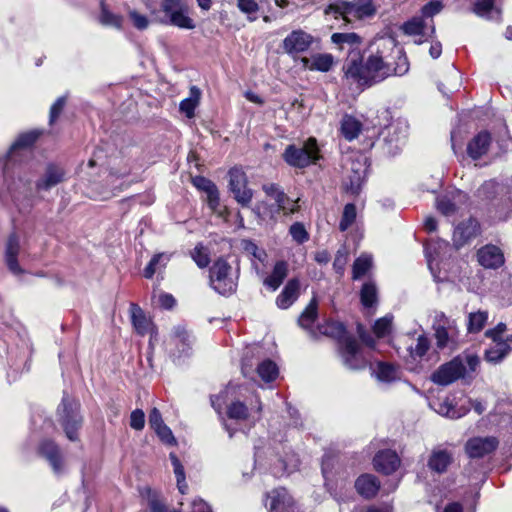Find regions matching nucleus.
Segmentation results:
<instances>
[{
  "mask_svg": "<svg viewBox=\"0 0 512 512\" xmlns=\"http://www.w3.org/2000/svg\"><path fill=\"white\" fill-rule=\"evenodd\" d=\"M345 79L359 87H369L391 76V63L377 51L365 62L361 57H349L343 65Z\"/></svg>",
  "mask_w": 512,
  "mask_h": 512,
  "instance_id": "obj_1",
  "label": "nucleus"
},
{
  "mask_svg": "<svg viewBox=\"0 0 512 512\" xmlns=\"http://www.w3.org/2000/svg\"><path fill=\"white\" fill-rule=\"evenodd\" d=\"M210 285L217 293L228 296L236 292L239 267H232L226 259H217L210 268Z\"/></svg>",
  "mask_w": 512,
  "mask_h": 512,
  "instance_id": "obj_2",
  "label": "nucleus"
},
{
  "mask_svg": "<svg viewBox=\"0 0 512 512\" xmlns=\"http://www.w3.org/2000/svg\"><path fill=\"white\" fill-rule=\"evenodd\" d=\"M189 13L190 9L185 0H162L158 11V20L165 25L192 30L196 24Z\"/></svg>",
  "mask_w": 512,
  "mask_h": 512,
  "instance_id": "obj_3",
  "label": "nucleus"
},
{
  "mask_svg": "<svg viewBox=\"0 0 512 512\" xmlns=\"http://www.w3.org/2000/svg\"><path fill=\"white\" fill-rule=\"evenodd\" d=\"M58 422L70 441L78 440V431L82 427L83 418L80 414V404L64 393L57 408Z\"/></svg>",
  "mask_w": 512,
  "mask_h": 512,
  "instance_id": "obj_4",
  "label": "nucleus"
},
{
  "mask_svg": "<svg viewBox=\"0 0 512 512\" xmlns=\"http://www.w3.org/2000/svg\"><path fill=\"white\" fill-rule=\"evenodd\" d=\"M283 160L291 167L306 168L315 164L320 158V148L316 138L310 137L302 147L288 145L282 155Z\"/></svg>",
  "mask_w": 512,
  "mask_h": 512,
  "instance_id": "obj_5",
  "label": "nucleus"
},
{
  "mask_svg": "<svg viewBox=\"0 0 512 512\" xmlns=\"http://www.w3.org/2000/svg\"><path fill=\"white\" fill-rule=\"evenodd\" d=\"M326 14H333L336 18L341 16L347 22L354 19H364L376 13L373 0H354L352 2H338L330 4L325 9Z\"/></svg>",
  "mask_w": 512,
  "mask_h": 512,
  "instance_id": "obj_6",
  "label": "nucleus"
},
{
  "mask_svg": "<svg viewBox=\"0 0 512 512\" xmlns=\"http://www.w3.org/2000/svg\"><path fill=\"white\" fill-rule=\"evenodd\" d=\"M346 169L348 174L344 183L345 188L351 194H358L367 176V158L363 155L350 157Z\"/></svg>",
  "mask_w": 512,
  "mask_h": 512,
  "instance_id": "obj_7",
  "label": "nucleus"
},
{
  "mask_svg": "<svg viewBox=\"0 0 512 512\" xmlns=\"http://www.w3.org/2000/svg\"><path fill=\"white\" fill-rule=\"evenodd\" d=\"M229 189L234 199L243 207H248L253 198V191L248 188V179L245 172L238 167H233L228 172Z\"/></svg>",
  "mask_w": 512,
  "mask_h": 512,
  "instance_id": "obj_8",
  "label": "nucleus"
},
{
  "mask_svg": "<svg viewBox=\"0 0 512 512\" xmlns=\"http://www.w3.org/2000/svg\"><path fill=\"white\" fill-rule=\"evenodd\" d=\"M193 337L185 329V327L178 325L175 326L167 342L171 357L180 359L181 357L189 356L192 350Z\"/></svg>",
  "mask_w": 512,
  "mask_h": 512,
  "instance_id": "obj_9",
  "label": "nucleus"
},
{
  "mask_svg": "<svg viewBox=\"0 0 512 512\" xmlns=\"http://www.w3.org/2000/svg\"><path fill=\"white\" fill-rule=\"evenodd\" d=\"M340 355L343 364L352 370L363 369L366 366V360L360 352L359 344L356 339L347 336L340 340Z\"/></svg>",
  "mask_w": 512,
  "mask_h": 512,
  "instance_id": "obj_10",
  "label": "nucleus"
},
{
  "mask_svg": "<svg viewBox=\"0 0 512 512\" xmlns=\"http://www.w3.org/2000/svg\"><path fill=\"white\" fill-rule=\"evenodd\" d=\"M468 196L460 190H452L436 199L437 210L445 217L456 215L466 204Z\"/></svg>",
  "mask_w": 512,
  "mask_h": 512,
  "instance_id": "obj_11",
  "label": "nucleus"
},
{
  "mask_svg": "<svg viewBox=\"0 0 512 512\" xmlns=\"http://www.w3.org/2000/svg\"><path fill=\"white\" fill-rule=\"evenodd\" d=\"M465 374V366L460 358L441 365L431 376V380L438 385L446 386Z\"/></svg>",
  "mask_w": 512,
  "mask_h": 512,
  "instance_id": "obj_12",
  "label": "nucleus"
},
{
  "mask_svg": "<svg viewBox=\"0 0 512 512\" xmlns=\"http://www.w3.org/2000/svg\"><path fill=\"white\" fill-rule=\"evenodd\" d=\"M402 30L406 35L419 37V39L415 40L416 44L427 41L435 34L433 19L427 21L422 16H415L405 22L402 26Z\"/></svg>",
  "mask_w": 512,
  "mask_h": 512,
  "instance_id": "obj_13",
  "label": "nucleus"
},
{
  "mask_svg": "<svg viewBox=\"0 0 512 512\" xmlns=\"http://www.w3.org/2000/svg\"><path fill=\"white\" fill-rule=\"evenodd\" d=\"M430 405L439 415L451 419H458L466 415L470 410L467 405L464 403L459 404L456 402V398L451 396L434 400Z\"/></svg>",
  "mask_w": 512,
  "mask_h": 512,
  "instance_id": "obj_14",
  "label": "nucleus"
},
{
  "mask_svg": "<svg viewBox=\"0 0 512 512\" xmlns=\"http://www.w3.org/2000/svg\"><path fill=\"white\" fill-rule=\"evenodd\" d=\"M227 408V416L233 420H247L252 419L253 422L260 419L262 405L258 398H256V405L253 406L251 404L250 408H248L241 401H232L230 404L226 405Z\"/></svg>",
  "mask_w": 512,
  "mask_h": 512,
  "instance_id": "obj_15",
  "label": "nucleus"
},
{
  "mask_svg": "<svg viewBox=\"0 0 512 512\" xmlns=\"http://www.w3.org/2000/svg\"><path fill=\"white\" fill-rule=\"evenodd\" d=\"M313 42V37L303 30L292 31L283 40V49L289 55L302 53L309 49Z\"/></svg>",
  "mask_w": 512,
  "mask_h": 512,
  "instance_id": "obj_16",
  "label": "nucleus"
},
{
  "mask_svg": "<svg viewBox=\"0 0 512 512\" xmlns=\"http://www.w3.org/2000/svg\"><path fill=\"white\" fill-rule=\"evenodd\" d=\"M265 506L270 512H290L293 499L285 488H276L268 492Z\"/></svg>",
  "mask_w": 512,
  "mask_h": 512,
  "instance_id": "obj_17",
  "label": "nucleus"
},
{
  "mask_svg": "<svg viewBox=\"0 0 512 512\" xmlns=\"http://www.w3.org/2000/svg\"><path fill=\"white\" fill-rule=\"evenodd\" d=\"M130 314L133 327L140 335L150 334L149 344L153 345V340L156 337V330L152 321L145 315L144 311L135 303L130 305Z\"/></svg>",
  "mask_w": 512,
  "mask_h": 512,
  "instance_id": "obj_18",
  "label": "nucleus"
},
{
  "mask_svg": "<svg viewBox=\"0 0 512 512\" xmlns=\"http://www.w3.org/2000/svg\"><path fill=\"white\" fill-rule=\"evenodd\" d=\"M498 446L495 437H476L466 443V453L471 458H482L493 452Z\"/></svg>",
  "mask_w": 512,
  "mask_h": 512,
  "instance_id": "obj_19",
  "label": "nucleus"
},
{
  "mask_svg": "<svg viewBox=\"0 0 512 512\" xmlns=\"http://www.w3.org/2000/svg\"><path fill=\"white\" fill-rule=\"evenodd\" d=\"M373 465L378 472L390 475L400 466V458L395 451L384 449L376 453L373 458Z\"/></svg>",
  "mask_w": 512,
  "mask_h": 512,
  "instance_id": "obj_20",
  "label": "nucleus"
},
{
  "mask_svg": "<svg viewBox=\"0 0 512 512\" xmlns=\"http://www.w3.org/2000/svg\"><path fill=\"white\" fill-rule=\"evenodd\" d=\"M477 258L479 264L488 269H497L505 262L502 250L492 244L481 247L477 252Z\"/></svg>",
  "mask_w": 512,
  "mask_h": 512,
  "instance_id": "obj_21",
  "label": "nucleus"
},
{
  "mask_svg": "<svg viewBox=\"0 0 512 512\" xmlns=\"http://www.w3.org/2000/svg\"><path fill=\"white\" fill-rule=\"evenodd\" d=\"M65 175L66 172L61 165L49 163L46 166L43 176L36 182V188L38 190H49L63 182Z\"/></svg>",
  "mask_w": 512,
  "mask_h": 512,
  "instance_id": "obj_22",
  "label": "nucleus"
},
{
  "mask_svg": "<svg viewBox=\"0 0 512 512\" xmlns=\"http://www.w3.org/2000/svg\"><path fill=\"white\" fill-rule=\"evenodd\" d=\"M480 233V226L476 219L470 218L455 227L453 241L457 248L462 247L467 241Z\"/></svg>",
  "mask_w": 512,
  "mask_h": 512,
  "instance_id": "obj_23",
  "label": "nucleus"
},
{
  "mask_svg": "<svg viewBox=\"0 0 512 512\" xmlns=\"http://www.w3.org/2000/svg\"><path fill=\"white\" fill-rule=\"evenodd\" d=\"M20 252V239L16 234H11L7 240L6 251H5V260L8 266V269L15 275H20L23 273L19 263H18V255Z\"/></svg>",
  "mask_w": 512,
  "mask_h": 512,
  "instance_id": "obj_24",
  "label": "nucleus"
},
{
  "mask_svg": "<svg viewBox=\"0 0 512 512\" xmlns=\"http://www.w3.org/2000/svg\"><path fill=\"white\" fill-rule=\"evenodd\" d=\"M300 282L298 279H290L281 293L276 298V305L280 309L289 308L299 297Z\"/></svg>",
  "mask_w": 512,
  "mask_h": 512,
  "instance_id": "obj_25",
  "label": "nucleus"
},
{
  "mask_svg": "<svg viewBox=\"0 0 512 512\" xmlns=\"http://www.w3.org/2000/svg\"><path fill=\"white\" fill-rule=\"evenodd\" d=\"M355 488L361 496L369 499L374 497L379 491L380 482L372 474H363L355 481Z\"/></svg>",
  "mask_w": 512,
  "mask_h": 512,
  "instance_id": "obj_26",
  "label": "nucleus"
},
{
  "mask_svg": "<svg viewBox=\"0 0 512 512\" xmlns=\"http://www.w3.org/2000/svg\"><path fill=\"white\" fill-rule=\"evenodd\" d=\"M40 453L49 461L51 467L56 474L62 472V458L59 447L49 440H45L40 444Z\"/></svg>",
  "mask_w": 512,
  "mask_h": 512,
  "instance_id": "obj_27",
  "label": "nucleus"
},
{
  "mask_svg": "<svg viewBox=\"0 0 512 512\" xmlns=\"http://www.w3.org/2000/svg\"><path fill=\"white\" fill-rule=\"evenodd\" d=\"M301 61L311 71L328 72L334 64V57L328 53H318L311 58L304 57Z\"/></svg>",
  "mask_w": 512,
  "mask_h": 512,
  "instance_id": "obj_28",
  "label": "nucleus"
},
{
  "mask_svg": "<svg viewBox=\"0 0 512 512\" xmlns=\"http://www.w3.org/2000/svg\"><path fill=\"white\" fill-rule=\"evenodd\" d=\"M491 143V135L487 131L478 133L467 146L468 155L473 159H479L484 155Z\"/></svg>",
  "mask_w": 512,
  "mask_h": 512,
  "instance_id": "obj_29",
  "label": "nucleus"
},
{
  "mask_svg": "<svg viewBox=\"0 0 512 512\" xmlns=\"http://www.w3.org/2000/svg\"><path fill=\"white\" fill-rule=\"evenodd\" d=\"M288 275V263L286 261H277L272 273L267 276L263 284L272 291H276Z\"/></svg>",
  "mask_w": 512,
  "mask_h": 512,
  "instance_id": "obj_30",
  "label": "nucleus"
},
{
  "mask_svg": "<svg viewBox=\"0 0 512 512\" xmlns=\"http://www.w3.org/2000/svg\"><path fill=\"white\" fill-rule=\"evenodd\" d=\"M362 130V123L352 115L345 114L340 121L341 135L347 141L356 139Z\"/></svg>",
  "mask_w": 512,
  "mask_h": 512,
  "instance_id": "obj_31",
  "label": "nucleus"
},
{
  "mask_svg": "<svg viewBox=\"0 0 512 512\" xmlns=\"http://www.w3.org/2000/svg\"><path fill=\"white\" fill-rule=\"evenodd\" d=\"M452 462V454L444 449H436L432 452L428 466L432 471L443 473Z\"/></svg>",
  "mask_w": 512,
  "mask_h": 512,
  "instance_id": "obj_32",
  "label": "nucleus"
},
{
  "mask_svg": "<svg viewBox=\"0 0 512 512\" xmlns=\"http://www.w3.org/2000/svg\"><path fill=\"white\" fill-rule=\"evenodd\" d=\"M407 125L405 123L398 122L397 124H393L388 129L389 139L387 142L389 144H392V142H395L394 149L389 146L388 152L389 153H396L401 149V147L404 145L406 136H407Z\"/></svg>",
  "mask_w": 512,
  "mask_h": 512,
  "instance_id": "obj_33",
  "label": "nucleus"
},
{
  "mask_svg": "<svg viewBox=\"0 0 512 512\" xmlns=\"http://www.w3.org/2000/svg\"><path fill=\"white\" fill-rule=\"evenodd\" d=\"M40 135V132L38 131H30L21 134L16 141L12 144L9 152H8V159L9 161H12L15 159L18 151L30 148L35 141L38 139Z\"/></svg>",
  "mask_w": 512,
  "mask_h": 512,
  "instance_id": "obj_34",
  "label": "nucleus"
},
{
  "mask_svg": "<svg viewBox=\"0 0 512 512\" xmlns=\"http://www.w3.org/2000/svg\"><path fill=\"white\" fill-rule=\"evenodd\" d=\"M472 11L479 17L499 19L501 11L495 5V0H475Z\"/></svg>",
  "mask_w": 512,
  "mask_h": 512,
  "instance_id": "obj_35",
  "label": "nucleus"
},
{
  "mask_svg": "<svg viewBox=\"0 0 512 512\" xmlns=\"http://www.w3.org/2000/svg\"><path fill=\"white\" fill-rule=\"evenodd\" d=\"M382 47L384 49H395L397 62L394 68L391 67V75L402 76L406 74L409 70V63L407 57L402 53V50L396 47L394 41L391 39L384 40Z\"/></svg>",
  "mask_w": 512,
  "mask_h": 512,
  "instance_id": "obj_36",
  "label": "nucleus"
},
{
  "mask_svg": "<svg viewBox=\"0 0 512 512\" xmlns=\"http://www.w3.org/2000/svg\"><path fill=\"white\" fill-rule=\"evenodd\" d=\"M511 351L507 341H493V345L485 351V359L489 363H499Z\"/></svg>",
  "mask_w": 512,
  "mask_h": 512,
  "instance_id": "obj_37",
  "label": "nucleus"
},
{
  "mask_svg": "<svg viewBox=\"0 0 512 512\" xmlns=\"http://www.w3.org/2000/svg\"><path fill=\"white\" fill-rule=\"evenodd\" d=\"M201 97V91L198 87L192 86L189 91V97L183 99L180 102L179 110L186 115L188 118H193L195 115V109L199 104Z\"/></svg>",
  "mask_w": 512,
  "mask_h": 512,
  "instance_id": "obj_38",
  "label": "nucleus"
},
{
  "mask_svg": "<svg viewBox=\"0 0 512 512\" xmlns=\"http://www.w3.org/2000/svg\"><path fill=\"white\" fill-rule=\"evenodd\" d=\"M172 253L162 252L155 254L143 271V275L147 279H151L157 270L163 269L171 260Z\"/></svg>",
  "mask_w": 512,
  "mask_h": 512,
  "instance_id": "obj_39",
  "label": "nucleus"
},
{
  "mask_svg": "<svg viewBox=\"0 0 512 512\" xmlns=\"http://www.w3.org/2000/svg\"><path fill=\"white\" fill-rule=\"evenodd\" d=\"M317 308V299L313 297L298 319V323L302 328L310 329L313 326L318 315Z\"/></svg>",
  "mask_w": 512,
  "mask_h": 512,
  "instance_id": "obj_40",
  "label": "nucleus"
},
{
  "mask_svg": "<svg viewBox=\"0 0 512 512\" xmlns=\"http://www.w3.org/2000/svg\"><path fill=\"white\" fill-rule=\"evenodd\" d=\"M276 204V213L283 212L284 214H294L299 210V199L291 200L283 191L279 196L274 198Z\"/></svg>",
  "mask_w": 512,
  "mask_h": 512,
  "instance_id": "obj_41",
  "label": "nucleus"
},
{
  "mask_svg": "<svg viewBox=\"0 0 512 512\" xmlns=\"http://www.w3.org/2000/svg\"><path fill=\"white\" fill-rule=\"evenodd\" d=\"M488 321V312L478 310L468 314L467 330L469 333H478L486 325Z\"/></svg>",
  "mask_w": 512,
  "mask_h": 512,
  "instance_id": "obj_42",
  "label": "nucleus"
},
{
  "mask_svg": "<svg viewBox=\"0 0 512 512\" xmlns=\"http://www.w3.org/2000/svg\"><path fill=\"white\" fill-rule=\"evenodd\" d=\"M374 373L378 380L392 382L398 378V367L390 363L378 362Z\"/></svg>",
  "mask_w": 512,
  "mask_h": 512,
  "instance_id": "obj_43",
  "label": "nucleus"
},
{
  "mask_svg": "<svg viewBox=\"0 0 512 512\" xmlns=\"http://www.w3.org/2000/svg\"><path fill=\"white\" fill-rule=\"evenodd\" d=\"M378 290L374 282L368 281L363 284L360 291V300L365 308H370L377 302Z\"/></svg>",
  "mask_w": 512,
  "mask_h": 512,
  "instance_id": "obj_44",
  "label": "nucleus"
},
{
  "mask_svg": "<svg viewBox=\"0 0 512 512\" xmlns=\"http://www.w3.org/2000/svg\"><path fill=\"white\" fill-rule=\"evenodd\" d=\"M169 458L171 460L174 474L176 476L177 487L181 494H185L188 489V485L186 483L184 467L181 464L180 460L178 459V457L176 456L175 453L171 452L169 454Z\"/></svg>",
  "mask_w": 512,
  "mask_h": 512,
  "instance_id": "obj_45",
  "label": "nucleus"
},
{
  "mask_svg": "<svg viewBox=\"0 0 512 512\" xmlns=\"http://www.w3.org/2000/svg\"><path fill=\"white\" fill-rule=\"evenodd\" d=\"M277 365L269 359H266L258 364L257 373L259 377L265 382H271L278 376Z\"/></svg>",
  "mask_w": 512,
  "mask_h": 512,
  "instance_id": "obj_46",
  "label": "nucleus"
},
{
  "mask_svg": "<svg viewBox=\"0 0 512 512\" xmlns=\"http://www.w3.org/2000/svg\"><path fill=\"white\" fill-rule=\"evenodd\" d=\"M430 347L429 340L424 335H419L416 341L415 346L408 345L406 350L408 353V356H410L413 360H416L417 358H422L428 351Z\"/></svg>",
  "mask_w": 512,
  "mask_h": 512,
  "instance_id": "obj_47",
  "label": "nucleus"
},
{
  "mask_svg": "<svg viewBox=\"0 0 512 512\" xmlns=\"http://www.w3.org/2000/svg\"><path fill=\"white\" fill-rule=\"evenodd\" d=\"M372 266V257L367 254L359 256L353 264L352 276L354 280L363 277Z\"/></svg>",
  "mask_w": 512,
  "mask_h": 512,
  "instance_id": "obj_48",
  "label": "nucleus"
},
{
  "mask_svg": "<svg viewBox=\"0 0 512 512\" xmlns=\"http://www.w3.org/2000/svg\"><path fill=\"white\" fill-rule=\"evenodd\" d=\"M331 41L335 45H338L340 49H343L345 44L349 45L350 47L358 46L361 43V38L354 32L334 33L331 36Z\"/></svg>",
  "mask_w": 512,
  "mask_h": 512,
  "instance_id": "obj_49",
  "label": "nucleus"
},
{
  "mask_svg": "<svg viewBox=\"0 0 512 512\" xmlns=\"http://www.w3.org/2000/svg\"><path fill=\"white\" fill-rule=\"evenodd\" d=\"M30 185V181H24L22 178H19L18 181L8 183L7 190L12 195L13 199L17 201L22 194L24 197L27 196V192L30 191Z\"/></svg>",
  "mask_w": 512,
  "mask_h": 512,
  "instance_id": "obj_50",
  "label": "nucleus"
},
{
  "mask_svg": "<svg viewBox=\"0 0 512 512\" xmlns=\"http://www.w3.org/2000/svg\"><path fill=\"white\" fill-rule=\"evenodd\" d=\"M356 207L352 203L345 205L343 214L340 220L339 229L346 231L356 220Z\"/></svg>",
  "mask_w": 512,
  "mask_h": 512,
  "instance_id": "obj_51",
  "label": "nucleus"
},
{
  "mask_svg": "<svg viewBox=\"0 0 512 512\" xmlns=\"http://www.w3.org/2000/svg\"><path fill=\"white\" fill-rule=\"evenodd\" d=\"M237 7L242 13L247 15L249 21L256 20L259 5L255 0H237Z\"/></svg>",
  "mask_w": 512,
  "mask_h": 512,
  "instance_id": "obj_52",
  "label": "nucleus"
},
{
  "mask_svg": "<svg viewBox=\"0 0 512 512\" xmlns=\"http://www.w3.org/2000/svg\"><path fill=\"white\" fill-rule=\"evenodd\" d=\"M100 22L103 25L113 26L116 28H120L122 24V19L120 16L113 14L108 10L105 3L101 2V13H100Z\"/></svg>",
  "mask_w": 512,
  "mask_h": 512,
  "instance_id": "obj_53",
  "label": "nucleus"
},
{
  "mask_svg": "<svg viewBox=\"0 0 512 512\" xmlns=\"http://www.w3.org/2000/svg\"><path fill=\"white\" fill-rule=\"evenodd\" d=\"M392 319V316L386 315L385 317L380 318L375 322L373 331L377 337L381 338L389 334L391 330Z\"/></svg>",
  "mask_w": 512,
  "mask_h": 512,
  "instance_id": "obj_54",
  "label": "nucleus"
},
{
  "mask_svg": "<svg viewBox=\"0 0 512 512\" xmlns=\"http://www.w3.org/2000/svg\"><path fill=\"white\" fill-rule=\"evenodd\" d=\"M191 256L199 268L209 265V255L202 245H197L191 252Z\"/></svg>",
  "mask_w": 512,
  "mask_h": 512,
  "instance_id": "obj_55",
  "label": "nucleus"
},
{
  "mask_svg": "<svg viewBox=\"0 0 512 512\" xmlns=\"http://www.w3.org/2000/svg\"><path fill=\"white\" fill-rule=\"evenodd\" d=\"M289 232L292 238L299 244L306 242L309 239V235L304 227V225L300 222H296L291 225Z\"/></svg>",
  "mask_w": 512,
  "mask_h": 512,
  "instance_id": "obj_56",
  "label": "nucleus"
},
{
  "mask_svg": "<svg viewBox=\"0 0 512 512\" xmlns=\"http://www.w3.org/2000/svg\"><path fill=\"white\" fill-rule=\"evenodd\" d=\"M443 9L442 2L438 0H433L424 5L421 9L422 17L425 20H430L436 14H438Z\"/></svg>",
  "mask_w": 512,
  "mask_h": 512,
  "instance_id": "obj_57",
  "label": "nucleus"
},
{
  "mask_svg": "<svg viewBox=\"0 0 512 512\" xmlns=\"http://www.w3.org/2000/svg\"><path fill=\"white\" fill-rule=\"evenodd\" d=\"M155 433L159 437V439L167 445H175L176 439L171 431V429L164 423L159 427L154 429Z\"/></svg>",
  "mask_w": 512,
  "mask_h": 512,
  "instance_id": "obj_58",
  "label": "nucleus"
},
{
  "mask_svg": "<svg viewBox=\"0 0 512 512\" xmlns=\"http://www.w3.org/2000/svg\"><path fill=\"white\" fill-rule=\"evenodd\" d=\"M206 196V201L211 211L221 215L222 212L220 210V197L218 188L216 187L212 191H209V193H207Z\"/></svg>",
  "mask_w": 512,
  "mask_h": 512,
  "instance_id": "obj_59",
  "label": "nucleus"
},
{
  "mask_svg": "<svg viewBox=\"0 0 512 512\" xmlns=\"http://www.w3.org/2000/svg\"><path fill=\"white\" fill-rule=\"evenodd\" d=\"M128 14L133 23V26L138 30H144L149 26V20L147 16L140 14L136 10H130Z\"/></svg>",
  "mask_w": 512,
  "mask_h": 512,
  "instance_id": "obj_60",
  "label": "nucleus"
},
{
  "mask_svg": "<svg viewBox=\"0 0 512 512\" xmlns=\"http://www.w3.org/2000/svg\"><path fill=\"white\" fill-rule=\"evenodd\" d=\"M228 394L229 388L220 392L218 395L211 396V405L219 415H221L223 406L227 402Z\"/></svg>",
  "mask_w": 512,
  "mask_h": 512,
  "instance_id": "obj_61",
  "label": "nucleus"
},
{
  "mask_svg": "<svg viewBox=\"0 0 512 512\" xmlns=\"http://www.w3.org/2000/svg\"><path fill=\"white\" fill-rule=\"evenodd\" d=\"M130 426L135 430H142L145 426V414L141 409L132 411L130 415Z\"/></svg>",
  "mask_w": 512,
  "mask_h": 512,
  "instance_id": "obj_62",
  "label": "nucleus"
},
{
  "mask_svg": "<svg viewBox=\"0 0 512 512\" xmlns=\"http://www.w3.org/2000/svg\"><path fill=\"white\" fill-rule=\"evenodd\" d=\"M507 330V326L505 323H498L494 328L488 329L485 332V336L492 341H504L502 339V334Z\"/></svg>",
  "mask_w": 512,
  "mask_h": 512,
  "instance_id": "obj_63",
  "label": "nucleus"
},
{
  "mask_svg": "<svg viewBox=\"0 0 512 512\" xmlns=\"http://www.w3.org/2000/svg\"><path fill=\"white\" fill-rule=\"evenodd\" d=\"M194 186L205 192L206 194L209 193V191H212L217 186L209 179L203 176H197L193 179Z\"/></svg>",
  "mask_w": 512,
  "mask_h": 512,
  "instance_id": "obj_64",
  "label": "nucleus"
}]
</instances>
